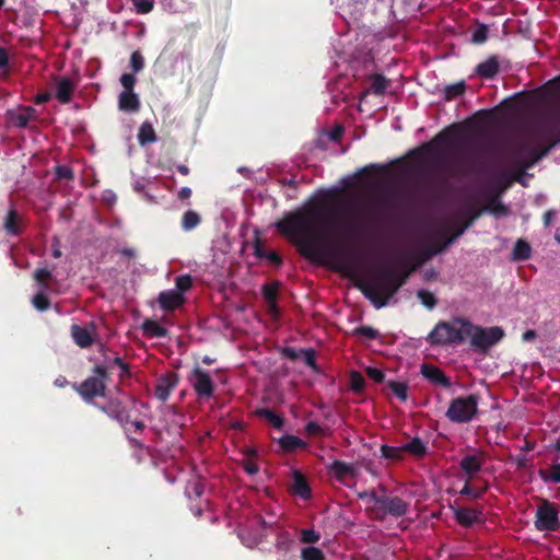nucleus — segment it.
Returning a JSON list of instances; mask_svg holds the SVG:
<instances>
[{
    "label": "nucleus",
    "instance_id": "obj_54",
    "mask_svg": "<svg viewBox=\"0 0 560 560\" xmlns=\"http://www.w3.org/2000/svg\"><path fill=\"white\" fill-rule=\"evenodd\" d=\"M319 538V534L314 529H302L301 532V541L304 544H315Z\"/></svg>",
    "mask_w": 560,
    "mask_h": 560
},
{
    "label": "nucleus",
    "instance_id": "obj_2",
    "mask_svg": "<svg viewBox=\"0 0 560 560\" xmlns=\"http://www.w3.org/2000/svg\"><path fill=\"white\" fill-rule=\"evenodd\" d=\"M408 276V272L401 275L395 269L384 267L369 282H359L357 287L376 308H382L405 284Z\"/></svg>",
    "mask_w": 560,
    "mask_h": 560
},
{
    "label": "nucleus",
    "instance_id": "obj_6",
    "mask_svg": "<svg viewBox=\"0 0 560 560\" xmlns=\"http://www.w3.org/2000/svg\"><path fill=\"white\" fill-rule=\"evenodd\" d=\"M546 152L547 150L539 152L537 148L526 141L513 142L505 149V155L510 163L522 170L532 167Z\"/></svg>",
    "mask_w": 560,
    "mask_h": 560
},
{
    "label": "nucleus",
    "instance_id": "obj_30",
    "mask_svg": "<svg viewBox=\"0 0 560 560\" xmlns=\"http://www.w3.org/2000/svg\"><path fill=\"white\" fill-rule=\"evenodd\" d=\"M371 91L375 95H383L389 85V80L380 73H373L370 77Z\"/></svg>",
    "mask_w": 560,
    "mask_h": 560
},
{
    "label": "nucleus",
    "instance_id": "obj_26",
    "mask_svg": "<svg viewBox=\"0 0 560 560\" xmlns=\"http://www.w3.org/2000/svg\"><path fill=\"white\" fill-rule=\"evenodd\" d=\"M141 328L143 334L151 338H164L168 336V330L153 319H145Z\"/></svg>",
    "mask_w": 560,
    "mask_h": 560
},
{
    "label": "nucleus",
    "instance_id": "obj_16",
    "mask_svg": "<svg viewBox=\"0 0 560 560\" xmlns=\"http://www.w3.org/2000/svg\"><path fill=\"white\" fill-rule=\"evenodd\" d=\"M158 302L163 311L171 312L180 307L185 302L184 295L175 290H166L160 292Z\"/></svg>",
    "mask_w": 560,
    "mask_h": 560
},
{
    "label": "nucleus",
    "instance_id": "obj_60",
    "mask_svg": "<svg viewBox=\"0 0 560 560\" xmlns=\"http://www.w3.org/2000/svg\"><path fill=\"white\" fill-rule=\"evenodd\" d=\"M292 545V539L287 535H281L277 538L276 548L283 552H287Z\"/></svg>",
    "mask_w": 560,
    "mask_h": 560
},
{
    "label": "nucleus",
    "instance_id": "obj_17",
    "mask_svg": "<svg viewBox=\"0 0 560 560\" xmlns=\"http://www.w3.org/2000/svg\"><path fill=\"white\" fill-rule=\"evenodd\" d=\"M421 374L424 378L435 385H441L444 388L451 387V380L446 376L444 371L432 364H422Z\"/></svg>",
    "mask_w": 560,
    "mask_h": 560
},
{
    "label": "nucleus",
    "instance_id": "obj_29",
    "mask_svg": "<svg viewBox=\"0 0 560 560\" xmlns=\"http://www.w3.org/2000/svg\"><path fill=\"white\" fill-rule=\"evenodd\" d=\"M257 416L266 419L273 428L281 430L284 425V419L269 408H259L256 410Z\"/></svg>",
    "mask_w": 560,
    "mask_h": 560
},
{
    "label": "nucleus",
    "instance_id": "obj_15",
    "mask_svg": "<svg viewBox=\"0 0 560 560\" xmlns=\"http://www.w3.org/2000/svg\"><path fill=\"white\" fill-rule=\"evenodd\" d=\"M483 464L485 454L482 452H478L477 454L464 456L459 462V467L462 471L466 474L468 479H472L478 472H480Z\"/></svg>",
    "mask_w": 560,
    "mask_h": 560
},
{
    "label": "nucleus",
    "instance_id": "obj_52",
    "mask_svg": "<svg viewBox=\"0 0 560 560\" xmlns=\"http://www.w3.org/2000/svg\"><path fill=\"white\" fill-rule=\"evenodd\" d=\"M353 335L363 336L369 339H376L378 336V331L370 326H360L353 330Z\"/></svg>",
    "mask_w": 560,
    "mask_h": 560
},
{
    "label": "nucleus",
    "instance_id": "obj_34",
    "mask_svg": "<svg viewBox=\"0 0 560 560\" xmlns=\"http://www.w3.org/2000/svg\"><path fill=\"white\" fill-rule=\"evenodd\" d=\"M466 91L465 81H459L453 84H448L443 89L444 100L450 102L460 95H463Z\"/></svg>",
    "mask_w": 560,
    "mask_h": 560
},
{
    "label": "nucleus",
    "instance_id": "obj_1",
    "mask_svg": "<svg viewBox=\"0 0 560 560\" xmlns=\"http://www.w3.org/2000/svg\"><path fill=\"white\" fill-rule=\"evenodd\" d=\"M334 195L331 190L319 191L303 207L285 213L275 225L304 258L317 265H330L335 271L350 276L364 262L362 248L354 244L328 242L320 230L328 200Z\"/></svg>",
    "mask_w": 560,
    "mask_h": 560
},
{
    "label": "nucleus",
    "instance_id": "obj_47",
    "mask_svg": "<svg viewBox=\"0 0 560 560\" xmlns=\"http://www.w3.org/2000/svg\"><path fill=\"white\" fill-rule=\"evenodd\" d=\"M137 13L147 14L153 10L154 0H131Z\"/></svg>",
    "mask_w": 560,
    "mask_h": 560
},
{
    "label": "nucleus",
    "instance_id": "obj_3",
    "mask_svg": "<svg viewBox=\"0 0 560 560\" xmlns=\"http://www.w3.org/2000/svg\"><path fill=\"white\" fill-rule=\"evenodd\" d=\"M465 147V132L462 126L453 124L439 132L430 142L413 151L422 160L442 162V153L460 152Z\"/></svg>",
    "mask_w": 560,
    "mask_h": 560
},
{
    "label": "nucleus",
    "instance_id": "obj_32",
    "mask_svg": "<svg viewBox=\"0 0 560 560\" xmlns=\"http://www.w3.org/2000/svg\"><path fill=\"white\" fill-rule=\"evenodd\" d=\"M280 446L285 452H293L300 447H304L306 443L300 438L291 434H285L279 440Z\"/></svg>",
    "mask_w": 560,
    "mask_h": 560
},
{
    "label": "nucleus",
    "instance_id": "obj_43",
    "mask_svg": "<svg viewBox=\"0 0 560 560\" xmlns=\"http://www.w3.org/2000/svg\"><path fill=\"white\" fill-rule=\"evenodd\" d=\"M469 480L470 479H467L464 487L459 491L460 495L471 497L475 500L480 499L482 497V494L487 491V487H485L480 490H477L470 486Z\"/></svg>",
    "mask_w": 560,
    "mask_h": 560
},
{
    "label": "nucleus",
    "instance_id": "obj_39",
    "mask_svg": "<svg viewBox=\"0 0 560 560\" xmlns=\"http://www.w3.org/2000/svg\"><path fill=\"white\" fill-rule=\"evenodd\" d=\"M365 387V380L358 371L350 372V388L354 393H361Z\"/></svg>",
    "mask_w": 560,
    "mask_h": 560
},
{
    "label": "nucleus",
    "instance_id": "obj_12",
    "mask_svg": "<svg viewBox=\"0 0 560 560\" xmlns=\"http://www.w3.org/2000/svg\"><path fill=\"white\" fill-rule=\"evenodd\" d=\"M2 226L8 236H21L25 231L24 217L16 210L13 202L3 217Z\"/></svg>",
    "mask_w": 560,
    "mask_h": 560
},
{
    "label": "nucleus",
    "instance_id": "obj_24",
    "mask_svg": "<svg viewBox=\"0 0 560 560\" xmlns=\"http://www.w3.org/2000/svg\"><path fill=\"white\" fill-rule=\"evenodd\" d=\"M71 337L80 348H88L93 345V337L88 328L73 324L70 328Z\"/></svg>",
    "mask_w": 560,
    "mask_h": 560
},
{
    "label": "nucleus",
    "instance_id": "obj_38",
    "mask_svg": "<svg viewBox=\"0 0 560 560\" xmlns=\"http://www.w3.org/2000/svg\"><path fill=\"white\" fill-rule=\"evenodd\" d=\"M302 560H325V553L317 547H305L301 551Z\"/></svg>",
    "mask_w": 560,
    "mask_h": 560
},
{
    "label": "nucleus",
    "instance_id": "obj_4",
    "mask_svg": "<svg viewBox=\"0 0 560 560\" xmlns=\"http://www.w3.org/2000/svg\"><path fill=\"white\" fill-rule=\"evenodd\" d=\"M456 323L465 325V340L470 339V347L481 353H486L492 346L497 345L503 337L504 330L501 327L493 326L483 328L474 325L470 320L464 317H456Z\"/></svg>",
    "mask_w": 560,
    "mask_h": 560
},
{
    "label": "nucleus",
    "instance_id": "obj_58",
    "mask_svg": "<svg viewBox=\"0 0 560 560\" xmlns=\"http://www.w3.org/2000/svg\"><path fill=\"white\" fill-rule=\"evenodd\" d=\"M11 121L15 127H19V128H26L30 122L28 117L26 115H24L23 112L13 114L11 116Z\"/></svg>",
    "mask_w": 560,
    "mask_h": 560
},
{
    "label": "nucleus",
    "instance_id": "obj_36",
    "mask_svg": "<svg viewBox=\"0 0 560 560\" xmlns=\"http://www.w3.org/2000/svg\"><path fill=\"white\" fill-rule=\"evenodd\" d=\"M381 454L382 457L390 460H402L404 459V450L401 447H395L389 445H382L381 446Z\"/></svg>",
    "mask_w": 560,
    "mask_h": 560
},
{
    "label": "nucleus",
    "instance_id": "obj_35",
    "mask_svg": "<svg viewBox=\"0 0 560 560\" xmlns=\"http://www.w3.org/2000/svg\"><path fill=\"white\" fill-rule=\"evenodd\" d=\"M201 222V217L194 210H188L183 214L182 229L184 231H191L196 229Z\"/></svg>",
    "mask_w": 560,
    "mask_h": 560
},
{
    "label": "nucleus",
    "instance_id": "obj_63",
    "mask_svg": "<svg viewBox=\"0 0 560 560\" xmlns=\"http://www.w3.org/2000/svg\"><path fill=\"white\" fill-rule=\"evenodd\" d=\"M242 466H243V469L248 475H252V476L256 475L259 470L258 465L252 459H244Z\"/></svg>",
    "mask_w": 560,
    "mask_h": 560
},
{
    "label": "nucleus",
    "instance_id": "obj_9",
    "mask_svg": "<svg viewBox=\"0 0 560 560\" xmlns=\"http://www.w3.org/2000/svg\"><path fill=\"white\" fill-rule=\"evenodd\" d=\"M535 517L534 524L539 532H558L560 529L559 510L546 499L538 505Z\"/></svg>",
    "mask_w": 560,
    "mask_h": 560
},
{
    "label": "nucleus",
    "instance_id": "obj_28",
    "mask_svg": "<svg viewBox=\"0 0 560 560\" xmlns=\"http://www.w3.org/2000/svg\"><path fill=\"white\" fill-rule=\"evenodd\" d=\"M532 256V247L524 240H517L513 252H512V260L514 261H525L529 259Z\"/></svg>",
    "mask_w": 560,
    "mask_h": 560
},
{
    "label": "nucleus",
    "instance_id": "obj_11",
    "mask_svg": "<svg viewBox=\"0 0 560 560\" xmlns=\"http://www.w3.org/2000/svg\"><path fill=\"white\" fill-rule=\"evenodd\" d=\"M94 406L113 420H116L121 427H125V424L129 422V410L118 398H109L104 405L95 402Z\"/></svg>",
    "mask_w": 560,
    "mask_h": 560
},
{
    "label": "nucleus",
    "instance_id": "obj_51",
    "mask_svg": "<svg viewBox=\"0 0 560 560\" xmlns=\"http://www.w3.org/2000/svg\"><path fill=\"white\" fill-rule=\"evenodd\" d=\"M203 492L205 487L200 481H195L186 488V494L188 495L189 499H191V495H194L195 498H200L203 494Z\"/></svg>",
    "mask_w": 560,
    "mask_h": 560
},
{
    "label": "nucleus",
    "instance_id": "obj_27",
    "mask_svg": "<svg viewBox=\"0 0 560 560\" xmlns=\"http://www.w3.org/2000/svg\"><path fill=\"white\" fill-rule=\"evenodd\" d=\"M404 453H409L415 457L422 458L428 453V447L424 442L416 436L410 442L402 445Z\"/></svg>",
    "mask_w": 560,
    "mask_h": 560
},
{
    "label": "nucleus",
    "instance_id": "obj_61",
    "mask_svg": "<svg viewBox=\"0 0 560 560\" xmlns=\"http://www.w3.org/2000/svg\"><path fill=\"white\" fill-rule=\"evenodd\" d=\"M305 431L311 436L322 435L323 428L315 421H310L305 425Z\"/></svg>",
    "mask_w": 560,
    "mask_h": 560
},
{
    "label": "nucleus",
    "instance_id": "obj_7",
    "mask_svg": "<svg viewBox=\"0 0 560 560\" xmlns=\"http://www.w3.org/2000/svg\"><path fill=\"white\" fill-rule=\"evenodd\" d=\"M93 373V376L88 377L80 385L73 384V388L85 401L105 396L106 382L109 380L107 369L104 365H96Z\"/></svg>",
    "mask_w": 560,
    "mask_h": 560
},
{
    "label": "nucleus",
    "instance_id": "obj_33",
    "mask_svg": "<svg viewBox=\"0 0 560 560\" xmlns=\"http://www.w3.org/2000/svg\"><path fill=\"white\" fill-rule=\"evenodd\" d=\"M538 475L545 483H560V464H553L549 469H539Z\"/></svg>",
    "mask_w": 560,
    "mask_h": 560
},
{
    "label": "nucleus",
    "instance_id": "obj_41",
    "mask_svg": "<svg viewBox=\"0 0 560 560\" xmlns=\"http://www.w3.org/2000/svg\"><path fill=\"white\" fill-rule=\"evenodd\" d=\"M32 303L34 307L40 312L47 311L50 307V300L44 293V291L38 292L32 299Z\"/></svg>",
    "mask_w": 560,
    "mask_h": 560
},
{
    "label": "nucleus",
    "instance_id": "obj_37",
    "mask_svg": "<svg viewBox=\"0 0 560 560\" xmlns=\"http://www.w3.org/2000/svg\"><path fill=\"white\" fill-rule=\"evenodd\" d=\"M176 292H180L182 295L189 291L192 287V277L188 273L180 275L175 278Z\"/></svg>",
    "mask_w": 560,
    "mask_h": 560
},
{
    "label": "nucleus",
    "instance_id": "obj_20",
    "mask_svg": "<svg viewBox=\"0 0 560 560\" xmlns=\"http://www.w3.org/2000/svg\"><path fill=\"white\" fill-rule=\"evenodd\" d=\"M454 511V517L455 521L464 526V527H470L475 523L479 521L480 511H477L475 509L469 508H452Z\"/></svg>",
    "mask_w": 560,
    "mask_h": 560
},
{
    "label": "nucleus",
    "instance_id": "obj_64",
    "mask_svg": "<svg viewBox=\"0 0 560 560\" xmlns=\"http://www.w3.org/2000/svg\"><path fill=\"white\" fill-rule=\"evenodd\" d=\"M282 353H283V355H284L287 359H289V360H291V361H295V360L300 359V358H301V354H302V353H301V349H300V350H296V349H294V348H292V347H285V348L283 349Z\"/></svg>",
    "mask_w": 560,
    "mask_h": 560
},
{
    "label": "nucleus",
    "instance_id": "obj_23",
    "mask_svg": "<svg viewBox=\"0 0 560 560\" xmlns=\"http://www.w3.org/2000/svg\"><path fill=\"white\" fill-rule=\"evenodd\" d=\"M118 108L122 112L136 113L140 109V100L133 91H122L118 97Z\"/></svg>",
    "mask_w": 560,
    "mask_h": 560
},
{
    "label": "nucleus",
    "instance_id": "obj_59",
    "mask_svg": "<svg viewBox=\"0 0 560 560\" xmlns=\"http://www.w3.org/2000/svg\"><path fill=\"white\" fill-rule=\"evenodd\" d=\"M438 238L440 242H438L440 244V246H444V250L447 248L448 245H451L456 238L448 233L447 230H444V231H441L439 234H438Z\"/></svg>",
    "mask_w": 560,
    "mask_h": 560
},
{
    "label": "nucleus",
    "instance_id": "obj_57",
    "mask_svg": "<svg viewBox=\"0 0 560 560\" xmlns=\"http://www.w3.org/2000/svg\"><path fill=\"white\" fill-rule=\"evenodd\" d=\"M365 372L366 375L376 383H383L385 380L384 372L377 368L369 366L366 368Z\"/></svg>",
    "mask_w": 560,
    "mask_h": 560
},
{
    "label": "nucleus",
    "instance_id": "obj_48",
    "mask_svg": "<svg viewBox=\"0 0 560 560\" xmlns=\"http://www.w3.org/2000/svg\"><path fill=\"white\" fill-rule=\"evenodd\" d=\"M301 358H303L304 363L314 371H317L316 364V354L313 349H301Z\"/></svg>",
    "mask_w": 560,
    "mask_h": 560
},
{
    "label": "nucleus",
    "instance_id": "obj_5",
    "mask_svg": "<svg viewBox=\"0 0 560 560\" xmlns=\"http://www.w3.org/2000/svg\"><path fill=\"white\" fill-rule=\"evenodd\" d=\"M465 325L453 322H439L427 337V341L433 346L460 345L465 341Z\"/></svg>",
    "mask_w": 560,
    "mask_h": 560
},
{
    "label": "nucleus",
    "instance_id": "obj_49",
    "mask_svg": "<svg viewBox=\"0 0 560 560\" xmlns=\"http://www.w3.org/2000/svg\"><path fill=\"white\" fill-rule=\"evenodd\" d=\"M55 175L58 180L74 178V173L72 168L68 165H57L55 167Z\"/></svg>",
    "mask_w": 560,
    "mask_h": 560
},
{
    "label": "nucleus",
    "instance_id": "obj_13",
    "mask_svg": "<svg viewBox=\"0 0 560 560\" xmlns=\"http://www.w3.org/2000/svg\"><path fill=\"white\" fill-rule=\"evenodd\" d=\"M408 509L409 503L401 498L386 495L378 513H382L380 515L381 518H383L385 515L400 517L408 512Z\"/></svg>",
    "mask_w": 560,
    "mask_h": 560
},
{
    "label": "nucleus",
    "instance_id": "obj_42",
    "mask_svg": "<svg viewBox=\"0 0 560 560\" xmlns=\"http://www.w3.org/2000/svg\"><path fill=\"white\" fill-rule=\"evenodd\" d=\"M418 299L421 301V303L428 307L429 310H432L436 305V299L433 293H431L428 290H419L417 292Z\"/></svg>",
    "mask_w": 560,
    "mask_h": 560
},
{
    "label": "nucleus",
    "instance_id": "obj_8",
    "mask_svg": "<svg viewBox=\"0 0 560 560\" xmlns=\"http://www.w3.org/2000/svg\"><path fill=\"white\" fill-rule=\"evenodd\" d=\"M477 412L478 396L468 395L452 399L445 416L454 423H467L474 419Z\"/></svg>",
    "mask_w": 560,
    "mask_h": 560
},
{
    "label": "nucleus",
    "instance_id": "obj_40",
    "mask_svg": "<svg viewBox=\"0 0 560 560\" xmlns=\"http://www.w3.org/2000/svg\"><path fill=\"white\" fill-rule=\"evenodd\" d=\"M388 387L401 401L407 400L408 385L406 383L390 381Z\"/></svg>",
    "mask_w": 560,
    "mask_h": 560
},
{
    "label": "nucleus",
    "instance_id": "obj_46",
    "mask_svg": "<svg viewBox=\"0 0 560 560\" xmlns=\"http://www.w3.org/2000/svg\"><path fill=\"white\" fill-rule=\"evenodd\" d=\"M442 252H444V246H440L439 243H434V244L428 246L427 248H424V250L421 253L420 261L424 262Z\"/></svg>",
    "mask_w": 560,
    "mask_h": 560
},
{
    "label": "nucleus",
    "instance_id": "obj_55",
    "mask_svg": "<svg viewBox=\"0 0 560 560\" xmlns=\"http://www.w3.org/2000/svg\"><path fill=\"white\" fill-rule=\"evenodd\" d=\"M119 81L124 88V91H133L137 79L132 73H124L121 74Z\"/></svg>",
    "mask_w": 560,
    "mask_h": 560
},
{
    "label": "nucleus",
    "instance_id": "obj_45",
    "mask_svg": "<svg viewBox=\"0 0 560 560\" xmlns=\"http://www.w3.org/2000/svg\"><path fill=\"white\" fill-rule=\"evenodd\" d=\"M487 210L497 217H505L509 213V209L499 200L492 199L487 207Z\"/></svg>",
    "mask_w": 560,
    "mask_h": 560
},
{
    "label": "nucleus",
    "instance_id": "obj_22",
    "mask_svg": "<svg viewBox=\"0 0 560 560\" xmlns=\"http://www.w3.org/2000/svg\"><path fill=\"white\" fill-rule=\"evenodd\" d=\"M291 493L305 500L310 499L312 495V490L305 476L298 470L293 471V483L291 486Z\"/></svg>",
    "mask_w": 560,
    "mask_h": 560
},
{
    "label": "nucleus",
    "instance_id": "obj_14",
    "mask_svg": "<svg viewBox=\"0 0 560 560\" xmlns=\"http://www.w3.org/2000/svg\"><path fill=\"white\" fill-rule=\"evenodd\" d=\"M178 384V375L174 372H170L158 380L154 388V396L162 402L166 401L171 395V392Z\"/></svg>",
    "mask_w": 560,
    "mask_h": 560
},
{
    "label": "nucleus",
    "instance_id": "obj_10",
    "mask_svg": "<svg viewBox=\"0 0 560 560\" xmlns=\"http://www.w3.org/2000/svg\"><path fill=\"white\" fill-rule=\"evenodd\" d=\"M189 382L199 397L210 398L213 396L214 383L210 374L200 366L194 368Z\"/></svg>",
    "mask_w": 560,
    "mask_h": 560
},
{
    "label": "nucleus",
    "instance_id": "obj_19",
    "mask_svg": "<svg viewBox=\"0 0 560 560\" xmlns=\"http://www.w3.org/2000/svg\"><path fill=\"white\" fill-rule=\"evenodd\" d=\"M74 90V82L68 77H61L56 83V98L62 104H68L72 101Z\"/></svg>",
    "mask_w": 560,
    "mask_h": 560
},
{
    "label": "nucleus",
    "instance_id": "obj_44",
    "mask_svg": "<svg viewBox=\"0 0 560 560\" xmlns=\"http://www.w3.org/2000/svg\"><path fill=\"white\" fill-rule=\"evenodd\" d=\"M130 68L135 73H138L144 68V58L139 50H135L130 56Z\"/></svg>",
    "mask_w": 560,
    "mask_h": 560
},
{
    "label": "nucleus",
    "instance_id": "obj_18",
    "mask_svg": "<svg viewBox=\"0 0 560 560\" xmlns=\"http://www.w3.org/2000/svg\"><path fill=\"white\" fill-rule=\"evenodd\" d=\"M500 71L498 56L491 55L485 61L478 63L475 73L481 79H493Z\"/></svg>",
    "mask_w": 560,
    "mask_h": 560
},
{
    "label": "nucleus",
    "instance_id": "obj_53",
    "mask_svg": "<svg viewBox=\"0 0 560 560\" xmlns=\"http://www.w3.org/2000/svg\"><path fill=\"white\" fill-rule=\"evenodd\" d=\"M262 295L266 302H272L278 296V284H266L262 287Z\"/></svg>",
    "mask_w": 560,
    "mask_h": 560
},
{
    "label": "nucleus",
    "instance_id": "obj_50",
    "mask_svg": "<svg viewBox=\"0 0 560 560\" xmlns=\"http://www.w3.org/2000/svg\"><path fill=\"white\" fill-rule=\"evenodd\" d=\"M488 38V27L486 25L478 26L471 35V42L474 44H482Z\"/></svg>",
    "mask_w": 560,
    "mask_h": 560
},
{
    "label": "nucleus",
    "instance_id": "obj_25",
    "mask_svg": "<svg viewBox=\"0 0 560 560\" xmlns=\"http://www.w3.org/2000/svg\"><path fill=\"white\" fill-rule=\"evenodd\" d=\"M137 138L140 145L156 142L158 137L153 128V125L148 120L143 121L139 127Z\"/></svg>",
    "mask_w": 560,
    "mask_h": 560
},
{
    "label": "nucleus",
    "instance_id": "obj_31",
    "mask_svg": "<svg viewBox=\"0 0 560 560\" xmlns=\"http://www.w3.org/2000/svg\"><path fill=\"white\" fill-rule=\"evenodd\" d=\"M33 278L37 282L40 290L46 291L50 288L52 273L47 268H37L33 273Z\"/></svg>",
    "mask_w": 560,
    "mask_h": 560
},
{
    "label": "nucleus",
    "instance_id": "obj_21",
    "mask_svg": "<svg viewBox=\"0 0 560 560\" xmlns=\"http://www.w3.org/2000/svg\"><path fill=\"white\" fill-rule=\"evenodd\" d=\"M328 471L338 480L343 481L348 477L355 476V468L352 464L335 459L329 466Z\"/></svg>",
    "mask_w": 560,
    "mask_h": 560
},
{
    "label": "nucleus",
    "instance_id": "obj_56",
    "mask_svg": "<svg viewBox=\"0 0 560 560\" xmlns=\"http://www.w3.org/2000/svg\"><path fill=\"white\" fill-rule=\"evenodd\" d=\"M370 498L371 501H373L375 504H377V512L380 511L384 500H385V497L386 494L383 493V494H378L376 491H371V492H364V493H360V498L363 499V498Z\"/></svg>",
    "mask_w": 560,
    "mask_h": 560
},
{
    "label": "nucleus",
    "instance_id": "obj_62",
    "mask_svg": "<svg viewBox=\"0 0 560 560\" xmlns=\"http://www.w3.org/2000/svg\"><path fill=\"white\" fill-rule=\"evenodd\" d=\"M448 171H450L451 175H457V174L467 173V172L471 171V168L468 167V163L467 162H464V163H458V164L451 165L448 167Z\"/></svg>",
    "mask_w": 560,
    "mask_h": 560
}]
</instances>
